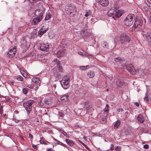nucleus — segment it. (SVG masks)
Returning <instances> with one entry per match:
<instances>
[{"instance_id": "nucleus-28", "label": "nucleus", "mask_w": 151, "mask_h": 151, "mask_svg": "<svg viewBox=\"0 0 151 151\" xmlns=\"http://www.w3.org/2000/svg\"><path fill=\"white\" fill-rule=\"evenodd\" d=\"M20 72L23 76L25 77H27V74L24 70H21Z\"/></svg>"}, {"instance_id": "nucleus-32", "label": "nucleus", "mask_w": 151, "mask_h": 151, "mask_svg": "<svg viewBox=\"0 0 151 151\" xmlns=\"http://www.w3.org/2000/svg\"><path fill=\"white\" fill-rule=\"evenodd\" d=\"M149 99H150V101H151V93L149 95L148 97H145V98L144 100L145 101H147L149 100Z\"/></svg>"}, {"instance_id": "nucleus-14", "label": "nucleus", "mask_w": 151, "mask_h": 151, "mask_svg": "<svg viewBox=\"0 0 151 151\" xmlns=\"http://www.w3.org/2000/svg\"><path fill=\"white\" fill-rule=\"evenodd\" d=\"M116 9L115 8L114 15L116 18H119L122 15L123 12L122 10H118V11L116 10Z\"/></svg>"}, {"instance_id": "nucleus-35", "label": "nucleus", "mask_w": 151, "mask_h": 151, "mask_svg": "<svg viewBox=\"0 0 151 151\" xmlns=\"http://www.w3.org/2000/svg\"><path fill=\"white\" fill-rule=\"evenodd\" d=\"M28 88H25L23 89L22 91L24 94H27L28 91Z\"/></svg>"}, {"instance_id": "nucleus-50", "label": "nucleus", "mask_w": 151, "mask_h": 151, "mask_svg": "<svg viewBox=\"0 0 151 151\" xmlns=\"http://www.w3.org/2000/svg\"><path fill=\"white\" fill-rule=\"evenodd\" d=\"M29 137L30 138H31V139H32L33 138V136H32V135L30 133L29 134Z\"/></svg>"}, {"instance_id": "nucleus-46", "label": "nucleus", "mask_w": 151, "mask_h": 151, "mask_svg": "<svg viewBox=\"0 0 151 151\" xmlns=\"http://www.w3.org/2000/svg\"><path fill=\"white\" fill-rule=\"evenodd\" d=\"M144 147L146 149H148L149 148V145L147 144H146L144 145Z\"/></svg>"}, {"instance_id": "nucleus-62", "label": "nucleus", "mask_w": 151, "mask_h": 151, "mask_svg": "<svg viewBox=\"0 0 151 151\" xmlns=\"http://www.w3.org/2000/svg\"><path fill=\"white\" fill-rule=\"evenodd\" d=\"M106 91H109V89H106Z\"/></svg>"}, {"instance_id": "nucleus-3", "label": "nucleus", "mask_w": 151, "mask_h": 151, "mask_svg": "<svg viewBox=\"0 0 151 151\" xmlns=\"http://www.w3.org/2000/svg\"><path fill=\"white\" fill-rule=\"evenodd\" d=\"M130 41L129 36L125 33L122 34L119 37V41L122 45H124L129 43Z\"/></svg>"}, {"instance_id": "nucleus-12", "label": "nucleus", "mask_w": 151, "mask_h": 151, "mask_svg": "<svg viewBox=\"0 0 151 151\" xmlns=\"http://www.w3.org/2000/svg\"><path fill=\"white\" fill-rule=\"evenodd\" d=\"M54 62H55L57 64V67L58 70L60 71H63V68L60 65V62L58 61V60L55 58L53 60Z\"/></svg>"}, {"instance_id": "nucleus-54", "label": "nucleus", "mask_w": 151, "mask_h": 151, "mask_svg": "<svg viewBox=\"0 0 151 151\" xmlns=\"http://www.w3.org/2000/svg\"><path fill=\"white\" fill-rule=\"evenodd\" d=\"M135 105L137 106H139V104L138 102L135 103Z\"/></svg>"}, {"instance_id": "nucleus-2", "label": "nucleus", "mask_w": 151, "mask_h": 151, "mask_svg": "<svg viewBox=\"0 0 151 151\" xmlns=\"http://www.w3.org/2000/svg\"><path fill=\"white\" fill-rule=\"evenodd\" d=\"M135 18V16L132 14L128 15L124 20V24L127 26H130L133 24Z\"/></svg>"}, {"instance_id": "nucleus-61", "label": "nucleus", "mask_w": 151, "mask_h": 151, "mask_svg": "<svg viewBox=\"0 0 151 151\" xmlns=\"http://www.w3.org/2000/svg\"><path fill=\"white\" fill-rule=\"evenodd\" d=\"M76 2L77 1H78V0H74Z\"/></svg>"}, {"instance_id": "nucleus-43", "label": "nucleus", "mask_w": 151, "mask_h": 151, "mask_svg": "<svg viewBox=\"0 0 151 151\" xmlns=\"http://www.w3.org/2000/svg\"><path fill=\"white\" fill-rule=\"evenodd\" d=\"M104 48H109L108 44L107 42H104Z\"/></svg>"}, {"instance_id": "nucleus-36", "label": "nucleus", "mask_w": 151, "mask_h": 151, "mask_svg": "<svg viewBox=\"0 0 151 151\" xmlns=\"http://www.w3.org/2000/svg\"><path fill=\"white\" fill-rule=\"evenodd\" d=\"M88 66V65H87L86 66H81L80 67V68L81 70H83L86 69L87 67Z\"/></svg>"}, {"instance_id": "nucleus-4", "label": "nucleus", "mask_w": 151, "mask_h": 151, "mask_svg": "<svg viewBox=\"0 0 151 151\" xmlns=\"http://www.w3.org/2000/svg\"><path fill=\"white\" fill-rule=\"evenodd\" d=\"M34 102L33 101L30 100L23 104V106L27 111L28 114H29L31 111L32 108V105Z\"/></svg>"}, {"instance_id": "nucleus-41", "label": "nucleus", "mask_w": 151, "mask_h": 151, "mask_svg": "<svg viewBox=\"0 0 151 151\" xmlns=\"http://www.w3.org/2000/svg\"><path fill=\"white\" fill-rule=\"evenodd\" d=\"M109 4V2L108 0H104V6L108 5Z\"/></svg>"}, {"instance_id": "nucleus-55", "label": "nucleus", "mask_w": 151, "mask_h": 151, "mask_svg": "<svg viewBox=\"0 0 151 151\" xmlns=\"http://www.w3.org/2000/svg\"><path fill=\"white\" fill-rule=\"evenodd\" d=\"M39 88V87L38 86L36 87L35 89V91L37 90Z\"/></svg>"}, {"instance_id": "nucleus-27", "label": "nucleus", "mask_w": 151, "mask_h": 151, "mask_svg": "<svg viewBox=\"0 0 151 151\" xmlns=\"http://www.w3.org/2000/svg\"><path fill=\"white\" fill-rule=\"evenodd\" d=\"M54 140L55 141H56L57 142V143L58 144L61 145L63 146V147H66V145L65 144L61 142L58 141V140H57L56 139H54Z\"/></svg>"}, {"instance_id": "nucleus-44", "label": "nucleus", "mask_w": 151, "mask_h": 151, "mask_svg": "<svg viewBox=\"0 0 151 151\" xmlns=\"http://www.w3.org/2000/svg\"><path fill=\"white\" fill-rule=\"evenodd\" d=\"M56 86L55 85H53L52 86V90L54 91L55 90L56 88Z\"/></svg>"}, {"instance_id": "nucleus-63", "label": "nucleus", "mask_w": 151, "mask_h": 151, "mask_svg": "<svg viewBox=\"0 0 151 151\" xmlns=\"http://www.w3.org/2000/svg\"><path fill=\"white\" fill-rule=\"evenodd\" d=\"M148 12V13L149 12V13H150V11H149Z\"/></svg>"}, {"instance_id": "nucleus-29", "label": "nucleus", "mask_w": 151, "mask_h": 151, "mask_svg": "<svg viewBox=\"0 0 151 151\" xmlns=\"http://www.w3.org/2000/svg\"><path fill=\"white\" fill-rule=\"evenodd\" d=\"M120 124V121L119 120L117 121L114 125V127L115 128L117 129Z\"/></svg>"}, {"instance_id": "nucleus-30", "label": "nucleus", "mask_w": 151, "mask_h": 151, "mask_svg": "<svg viewBox=\"0 0 151 151\" xmlns=\"http://www.w3.org/2000/svg\"><path fill=\"white\" fill-rule=\"evenodd\" d=\"M51 17V15L50 13H47L46 16L45 18V20H47L50 19Z\"/></svg>"}, {"instance_id": "nucleus-47", "label": "nucleus", "mask_w": 151, "mask_h": 151, "mask_svg": "<svg viewBox=\"0 0 151 151\" xmlns=\"http://www.w3.org/2000/svg\"><path fill=\"white\" fill-rule=\"evenodd\" d=\"M59 115L60 116L62 117H63L64 116V114L62 112H60L59 113Z\"/></svg>"}, {"instance_id": "nucleus-33", "label": "nucleus", "mask_w": 151, "mask_h": 151, "mask_svg": "<svg viewBox=\"0 0 151 151\" xmlns=\"http://www.w3.org/2000/svg\"><path fill=\"white\" fill-rule=\"evenodd\" d=\"M109 106L108 104H107L106 105V107L105 109H104V112H106L107 113H109Z\"/></svg>"}, {"instance_id": "nucleus-10", "label": "nucleus", "mask_w": 151, "mask_h": 151, "mask_svg": "<svg viewBox=\"0 0 151 151\" xmlns=\"http://www.w3.org/2000/svg\"><path fill=\"white\" fill-rule=\"evenodd\" d=\"M48 26L47 25L43 26L42 27V29H40L39 31L38 36L41 37L42 35L45 33L48 29Z\"/></svg>"}, {"instance_id": "nucleus-39", "label": "nucleus", "mask_w": 151, "mask_h": 151, "mask_svg": "<svg viewBox=\"0 0 151 151\" xmlns=\"http://www.w3.org/2000/svg\"><path fill=\"white\" fill-rule=\"evenodd\" d=\"M17 79L18 81H22L23 80V77L21 76H19L17 77Z\"/></svg>"}, {"instance_id": "nucleus-1", "label": "nucleus", "mask_w": 151, "mask_h": 151, "mask_svg": "<svg viewBox=\"0 0 151 151\" xmlns=\"http://www.w3.org/2000/svg\"><path fill=\"white\" fill-rule=\"evenodd\" d=\"M76 11V6L72 4H69L65 9V12L68 14L70 15V17H73L74 14V12Z\"/></svg>"}, {"instance_id": "nucleus-23", "label": "nucleus", "mask_w": 151, "mask_h": 151, "mask_svg": "<svg viewBox=\"0 0 151 151\" xmlns=\"http://www.w3.org/2000/svg\"><path fill=\"white\" fill-rule=\"evenodd\" d=\"M65 142L67 144L70 146H73L74 144V143L72 140H69L67 139H65Z\"/></svg>"}, {"instance_id": "nucleus-13", "label": "nucleus", "mask_w": 151, "mask_h": 151, "mask_svg": "<svg viewBox=\"0 0 151 151\" xmlns=\"http://www.w3.org/2000/svg\"><path fill=\"white\" fill-rule=\"evenodd\" d=\"M42 16H41L40 17H37L33 19L32 23V24H36L40 22L42 20Z\"/></svg>"}, {"instance_id": "nucleus-38", "label": "nucleus", "mask_w": 151, "mask_h": 151, "mask_svg": "<svg viewBox=\"0 0 151 151\" xmlns=\"http://www.w3.org/2000/svg\"><path fill=\"white\" fill-rule=\"evenodd\" d=\"M91 12L90 11H88L86 12V13L85 15V16L87 17L88 16L91 15Z\"/></svg>"}, {"instance_id": "nucleus-51", "label": "nucleus", "mask_w": 151, "mask_h": 151, "mask_svg": "<svg viewBox=\"0 0 151 151\" xmlns=\"http://www.w3.org/2000/svg\"><path fill=\"white\" fill-rule=\"evenodd\" d=\"M120 149V148L119 147H117L115 149V150L116 151H119Z\"/></svg>"}, {"instance_id": "nucleus-25", "label": "nucleus", "mask_w": 151, "mask_h": 151, "mask_svg": "<svg viewBox=\"0 0 151 151\" xmlns=\"http://www.w3.org/2000/svg\"><path fill=\"white\" fill-rule=\"evenodd\" d=\"M35 14L37 17H40V16H42L41 11L40 10H36L35 12Z\"/></svg>"}, {"instance_id": "nucleus-17", "label": "nucleus", "mask_w": 151, "mask_h": 151, "mask_svg": "<svg viewBox=\"0 0 151 151\" xmlns=\"http://www.w3.org/2000/svg\"><path fill=\"white\" fill-rule=\"evenodd\" d=\"M124 81L121 79H118L116 81V87L118 88L119 87H121L123 84Z\"/></svg>"}, {"instance_id": "nucleus-5", "label": "nucleus", "mask_w": 151, "mask_h": 151, "mask_svg": "<svg viewBox=\"0 0 151 151\" xmlns=\"http://www.w3.org/2000/svg\"><path fill=\"white\" fill-rule=\"evenodd\" d=\"M142 25V21L138 20L134 22V24L132 27V31H137L140 30Z\"/></svg>"}, {"instance_id": "nucleus-7", "label": "nucleus", "mask_w": 151, "mask_h": 151, "mask_svg": "<svg viewBox=\"0 0 151 151\" xmlns=\"http://www.w3.org/2000/svg\"><path fill=\"white\" fill-rule=\"evenodd\" d=\"M143 37L145 40L147 42L148 44L151 46V34L149 33H145L143 35Z\"/></svg>"}, {"instance_id": "nucleus-53", "label": "nucleus", "mask_w": 151, "mask_h": 151, "mask_svg": "<svg viewBox=\"0 0 151 151\" xmlns=\"http://www.w3.org/2000/svg\"><path fill=\"white\" fill-rule=\"evenodd\" d=\"M27 86L29 88H32L33 87V86H32V85H28Z\"/></svg>"}, {"instance_id": "nucleus-40", "label": "nucleus", "mask_w": 151, "mask_h": 151, "mask_svg": "<svg viewBox=\"0 0 151 151\" xmlns=\"http://www.w3.org/2000/svg\"><path fill=\"white\" fill-rule=\"evenodd\" d=\"M63 134L67 138H69L70 137L69 136L66 132H63Z\"/></svg>"}, {"instance_id": "nucleus-64", "label": "nucleus", "mask_w": 151, "mask_h": 151, "mask_svg": "<svg viewBox=\"0 0 151 151\" xmlns=\"http://www.w3.org/2000/svg\"><path fill=\"white\" fill-rule=\"evenodd\" d=\"M150 10L151 11V7H150Z\"/></svg>"}, {"instance_id": "nucleus-60", "label": "nucleus", "mask_w": 151, "mask_h": 151, "mask_svg": "<svg viewBox=\"0 0 151 151\" xmlns=\"http://www.w3.org/2000/svg\"><path fill=\"white\" fill-rule=\"evenodd\" d=\"M40 103V106H43V105H42V104H41V103Z\"/></svg>"}, {"instance_id": "nucleus-8", "label": "nucleus", "mask_w": 151, "mask_h": 151, "mask_svg": "<svg viewBox=\"0 0 151 151\" xmlns=\"http://www.w3.org/2000/svg\"><path fill=\"white\" fill-rule=\"evenodd\" d=\"M143 37L145 40L147 42L148 44L151 46V34L149 33H145L143 35Z\"/></svg>"}, {"instance_id": "nucleus-16", "label": "nucleus", "mask_w": 151, "mask_h": 151, "mask_svg": "<svg viewBox=\"0 0 151 151\" xmlns=\"http://www.w3.org/2000/svg\"><path fill=\"white\" fill-rule=\"evenodd\" d=\"M78 54L81 56L84 57H89L91 56V55L88 54V53L86 52L85 51H83V50H82V52H78Z\"/></svg>"}, {"instance_id": "nucleus-9", "label": "nucleus", "mask_w": 151, "mask_h": 151, "mask_svg": "<svg viewBox=\"0 0 151 151\" xmlns=\"http://www.w3.org/2000/svg\"><path fill=\"white\" fill-rule=\"evenodd\" d=\"M17 48L16 47L10 49L7 53V55L10 58L14 57L17 51Z\"/></svg>"}, {"instance_id": "nucleus-6", "label": "nucleus", "mask_w": 151, "mask_h": 151, "mask_svg": "<svg viewBox=\"0 0 151 151\" xmlns=\"http://www.w3.org/2000/svg\"><path fill=\"white\" fill-rule=\"evenodd\" d=\"M126 68L132 75L136 73V70L132 64H129L126 66Z\"/></svg>"}, {"instance_id": "nucleus-22", "label": "nucleus", "mask_w": 151, "mask_h": 151, "mask_svg": "<svg viewBox=\"0 0 151 151\" xmlns=\"http://www.w3.org/2000/svg\"><path fill=\"white\" fill-rule=\"evenodd\" d=\"M32 81L34 83L36 84H40L41 81L39 78L34 77L32 79Z\"/></svg>"}, {"instance_id": "nucleus-45", "label": "nucleus", "mask_w": 151, "mask_h": 151, "mask_svg": "<svg viewBox=\"0 0 151 151\" xmlns=\"http://www.w3.org/2000/svg\"><path fill=\"white\" fill-rule=\"evenodd\" d=\"M13 120L16 123H18L19 122V121L18 120L16 119L15 118H13Z\"/></svg>"}, {"instance_id": "nucleus-37", "label": "nucleus", "mask_w": 151, "mask_h": 151, "mask_svg": "<svg viewBox=\"0 0 151 151\" xmlns=\"http://www.w3.org/2000/svg\"><path fill=\"white\" fill-rule=\"evenodd\" d=\"M99 3L102 6H104V0H98Z\"/></svg>"}, {"instance_id": "nucleus-24", "label": "nucleus", "mask_w": 151, "mask_h": 151, "mask_svg": "<svg viewBox=\"0 0 151 151\" xmlns=\"http://www.w3.org/2000/svg\"><path fill=\"white\" fill-rule=\"evenodd\" d=\"M87 75L89 78H93L95 75L94 73L92 71L90 70L88 73Z\"/></svg>"}, {"instance_id": "nucleus-11", "label": "nucleus", "mask_w": 151, "mask_h": 151, "mask_svg": "<svg viewBox=\"0 0 151 151\" xmlns=\"http://www.w3.org/2000/svg\"><path fill=\"white\" fill-rule=\"evenodd\" d=\"M40 49L43 51H48L49 50V45L47 43H43L41 45Z\"/></svg>"}, {"instance_id": "nucleus-42", "label": "nucleus", "mask_w": 151, "mask_h": 151, "mask_svg": "<svg viewBox=\"0 0 151 151\" xmlns=\"http://www.w3.org/2000/svg\"><path fill=\"white\" fill-rule=\"evenodd\" d=\"M68 76H65L63 78L62 80L68 81Z\"/></svg>"}, {"instance_id": "nucleus-57", "label": "nucleus", "mask_w": 151, "mask_h": 151, "mask_svg": "<svg viewBox=\"0 0 151 151\" xmlns=\"http://www.w3.org/2000/svg\"><path fill=\"white\" fill-rule=\"evenodd\" d=\"M10 83H11L12 84V85H13L14 84V82L13 81H11L10 82Z\"/></svg>"}, {"instance_id": "nucleus-19", "label": "nucleus", "mask_w": 151, "mask_h": 151, "mask_svg": "<svg viewBox=\"0 0 151 151\" xmlns=\"http://www.w3.org/2000/svg\"><path fill=\"white\" fill-rule=\"evenodd\" d=\"M137 120L140 123H142L144 121L145 119L142 115L141 114H139L137 118Z\"/></svg>"}, {"instance_id": "nucleus-34", "label": "nucleus", "mask_w": 151, "mask_h": 151, "mask_svg": "<svg viewBox=\"0 0 151 151\" xmlns=\"http://www.w3.org/2000/svg\"><path fill=\"white\" fill-rule=\"evenodd\" d=\"M122 58L120 57H116L114 58V60L116 62H119L121 61Z\"/></svg>"}, {"instance_id": "nucleus-21", "label": "nucleus", "mask_w": 151, "mask_h": 151, "mask_svg": "<svg viewBox=\"0 0 151 151\" xmlns=\"http://www.w3.org/2000/svg\"><path fill=\"white\" fill-rule=\"evenodd\" d=\"M81 35L83 37H88L90 34L89 32H87L86 31H82L81 33Z\"/></svg>"}, {"instance_id": "nucleus-20", "label": "nucleus", "mask_w": 151, "mask_h": 151, "mask_svg": "<svg viewBox=\"0 0 151 151\" xmlns=\"http://www.w3.org/2000/svg\"><path fill=\"white\" fill-rule=\"evenodd\" d=\"M65 53V50L60 49L56 53V55L58 57L61 56Z\"/></svg>"}, {"instance_id": "nucleus-26", "label": "nucleus", "mask_w": 151, "mask_h": 151, "mask_svg": "<svg viewBox=\"0 0 151 151\" xmlns=\"http://www.w3.org/2000/svg\"><path fill=\"white\" fill-rule=\"evenodd\" d=\"M69 95L68 94H65L61 97V100L62 101H66L68 100Z\"/></svg>"}, {"instance_id": "nucleus-48", "label": "nucleus", "mask_w": 151, "mask_h": 151, "mask_svg": "<svg viewBox=\"0 0 151 151\" xmlns=\"http://www.w3.org/2000/svg\"><path fill=\"white\" fill-rule=\"evenodd\" d=\"M32 147L35 149H37V147L36 145H32Z\"/></svg>"}, {"instance_id": "nucleus-31", "label": "nucleus", "mask_w": 151, "mask_h": 151, "mask_svg": "<svg viewBox=\"0 0 151 151\" xmlns=\"http://www.w3.org/2000/svg\"><path fill=\"white\" fill-rule=\"evenodd\" d=\"M40 142L41 144H44V145H47V143H49L46 141H45L43 139H42L40 140Z\"/></svg>"}, {"instance_id": "nucleus-56", "label": "nucleus", "mask_w": 151, "mask_h": 151, "mask_svg": "<svg viewBox=\"0 0 151 151\" xmlns=\"http://www.w3.org/2000/svg\"><path fill=\"white\" fill-rule=\"evenodd\" d=\"M52 151V149L50 148H48L47 150V151Z\"/></svg>"}, {"instance_id": "nucleus-49", "label": "nucleus", "mask_w": 151, "mask_h": 151, "mask_svg": "<svg viewBox=\"0 0 151 151\" xmlns=\"http://www.w3.org/2000/svg\"><path fill=\"white\" fill-rule=\"evenodd\" d=\"M148 17L149 18V20L150 22H151V15H150V14H149V15H148Z\"/></svg>"}, {"instance_id": "nucleus-52", "label": "nucleus", "mask_w": 151, "mask_h": 151, "mask_svg": "<svg viewBox=\"0 0 151 151\" xmlns=\"http://www.w3.org/2000/svg\"><path fill=\"white\" fill-rule=\"evenodd\" d=\"M114 146L113 145H111V150H112L114 149Z\"/></svg>"}, {"instance_id": "nucleus-18", "label": "nucleus", "mask_w": 151, "mask_h": 151, "mask_svg": "<svg viewBox=\"0 0 151 151\" xmlns=\"http://www.w3.org/2000/svg\"><path fill=\"white\" fill-rule=\"evenodd\" d=\"M61 83L62 86L65 89L67 88L68 87V81L62 80Z\"/></svg>"}, {"instance_id": "nucleus-15", "label": "nucleus", "mask_w": 151, "mask_h": 151, "mask_svg": "<svg viewBox=\"0 0 151 151\" xmlns=\"http://www.w3.org/2000/svg\"><path fill=\"white\" fill-rule=\"evenodd\" d=\"M114 9H115V8H114L113 9L112 8L108 11L107 14L108 16L109 17H112L113 18H114L115 14L114 12H115Z\"/></svg>"}, {"instance_id": "nucleus-59", "label": "nucleus", "mask_w": 151, "mask_h": 151, "mask_svg": "<svg viewBox=\"0 0 151 151\" xmlns=\"http://www.w3.org/2000/svg\"><path fill=\"white\" fill-rule=\"evenodd\" d=\"M117 110H118V111L119 112L120 111V109H118Z\"/></svg>"}, {"instance_id": "nucleus-58", "label": "nucleus", "mask_w": 151, "mask_h": 151, "mask_svg": "<svg viewBox=\"0 0 151 151\" xmlns=\"http://www.w3.org/2000/svg\"><path fill=\"white\" fill-rule=\"evenodd\" d=\"M3 116H6V114H3Z\"/></svg>"}]
</instances>
